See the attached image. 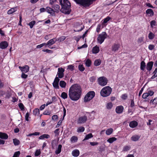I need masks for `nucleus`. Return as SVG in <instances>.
<instances>
[{
    "label": "nucleus",
    "instance_id": "obj_19",
    "mask_svg": "<svg viewBox=\"0 0 157 157\" xmlns=\"http://www.w3.org/2000/svg\"><path fill=\"white\" fill-rule=\"evenodd\" d=\"M146 13L148 16H152L154 15V12L153 10L151 9H147L146 11Z\"/></svg>",
    "mask_w": 157,
    "mask_h": 157
},
{
    "label": "nucleus",
    "instance_id": "obj_42",
    "mask_svg": "<svg viewBox=\"0 0 157 157\" xmlns=\"http://www.w3.org/2000/svg\"><path fill=\"white\" fill-rule=\"evenodd\" d=\"M101 63V61L100 59L96 60L94 63V65L97 66H99Z\"/></svg>",
    "mask_w": 157,
    "mask_h": 157
},
{
    "label": "nucleus",
    "instance_id": "obj_12",
    "mask_svg": "<svg viewBox=\"0 0 157 157\" xmlns=\"http://www.w3.org/2000/svg\"><path fill=\"white\" fill-rule=\"evenodd\" d=\"M8 46V44L6 41H3L0 43V48L3 49L6 48Z\"/></svg>",
    "mask_w": 157,
    "mask_h": 157
},
{
    "label": "nucleus",
    "instance_id": "obj_38",
    "mask_svg": "<svg viewBox=\"0 0 157 157\" xmlns=\"http://www.w3.org/2000/svg\"><path fill=\"white\" fill-rule=\"evenodd\" d=\"M117 138L115 137H112L109 138L107 141L110 143H112L114 141L117 140Z\"/></svg>",
    "mask_w": 157,
    "mask_h": 157
},
{
    "label": "nucleus",
    "instance_id": "obj_2",
    "mask_svg": "<svg viewBox=\"0 0 157 157\" xmlns=\"http://www.w3.org/2000/svg\"><path fill=\"white\" fill-rule=\"evenodd\" d=\"M62 8L60 11L66 14H69L71 12L70 10L71 3L68 0H59Z\"/></svg>",
    "mask_w": 157,
    "mask_h": 157
},
{
    "label": "nucleus",
    "instance_id": "obj_39",
    "mask_svg": "<svg viewBox=\"0 0 157 157\" xmlns=\"http://www.w3.org/2000/svg\"><path fill=\"white\" fill-rule=\"evenodd\" d=\"M63 99H65L67 98L68 95L66 93L63 92L61 93V96Z\"/></svg>",
    "mask_w": 157,
    "mask_h": 157
},
{
    "label": "nucleus",
    "instance_id": "obj_21",
    "mask_svg": "<svg viewBox=\"0 0 157 157\" xmlns=\"http://www.w3.org/2000/svg\"><path fill=\"white\" fill-rule=\"evenodd\" d=\"M56 41V40L55 39V38H53L49 40L47 43L48 47H49L51 45L54 44Z\"/></svg>",
    "mask_w": 157,
    "mask_h": 157
},
{
    "label": "nucleus",
    "instance_id": "obj_55",
    "mask_svg": "<svg viewBox=\"0 0 157 157\" xmlns=\"http://www.w3.org/2000/svg\"><path fill=\"white\" fill-rule=\"evenodd\" d=\"M101 25L100 24H98L97 26L96 29V31L97 33H99L100 31V30L101 28Z\"/></svg>",
    "mask_w": 157,
    "mask_h": 157
},
{
    "label": "nucleus",
    "instance_id": "obj_26",
    "mask_svg": "<svg viewBox=\"0 0 157 157\" xmlns=\"http://www.w3.org/2000/svg\"><path fill=\"white\" fill-rule=\"evenodd\" d=\"M79 155V151L78 149L74 150L72 152V155L74 157H77Z\"/></svg>",
    "mask_w": 157,
    "mask_h": 157
},
{
    "label": "nucleus",
    "instance_id": "obj_5",
    "mask_svg": "<svg viewBox=\"0 0 157 157\" xmlns=\"http://www.w3.org/2000/svg\"><path fill=\"white\" fill-rule=\"evenodd\" d=\"M95 95V93L94 91H91L88 92L85 96L84 100L85 102L90 101L93 98Z\"/></svg>",
    "mask_w": 157,
    "mask_h": 157
},
{
    "label": "nucleus",
    "instance_id": "obj_46",
    "mask_svg": "<svg viewBox=\"0 0 157 157\" xmlns=\"http://www.w3.org/2000/svg\"><path fill=\"white\" fill-rule=\"evenodd\" d=\"M78 67L79 70L81 71H83L85 69V68L82 65H78Z\"/></svg>",
    "mask_w": 157,
    "mask_h": 157
},
{
    "label": "nucleus",
    "instance_id": "obj_29",
    "mask_svg": "<svg viewBox=\"0 0 157 157\" xmlns=\"http://www.w3.org/2000/svg\"><path fill=\"white\" fill-rule=\"evenodd\" d=\"M17 10V9L16 7L12 8L8 10L7 14H10L13 13L15 12Z\"/></svg>",
    "mask_w": 157,
    "mask_h": 157
},
{
    "label": "nucleus",
    "instance_id": "obj_22",
    "mask_svg": "<svg viewBox=\"0 0 157 157\" xmlns=\"http://www.w3.org/2000/svg\"><path fill=\"white\" fill-rule=\"evenodd\" d=\"M52 8L54 9L55 13L56 12L58 13L59 12V10H60L59 6L58 5H55L52 6Z\"/></svg>",
    "mask_w": 157,
    "mask_h": 157
},
{
    "label": "nucleus",
    "instance_id": "obj_35",
    "mask_svg": "<svg viewBox=\"0 0 157 157\" xmlns=\"http://www.w3.org/2000/svg\"><path fill=\"white\" fill-rule=\"evenodd\" d=\"M92 62L89 59H87L85 62V64L87 67H90L91 64Z\"/></svg>",
    "mask_w": 157,
    "mask_h": 157
},
{
    "label": "nucleus",
    "instance_id": "obj_20",
    "mask_svg": "<svg viewBox=\"0 0 157 157\" xmlns=\"http://www.w3.org/2000/svg\"><path fill=\"white\" fill-rule=\"evenodd\" d=\"M111 19V18L109 16L107 17L103 20V21L102 22L101 25L103 26L102 28L104 26H105L106 24H105L109 20Z\"/></svg>",
    "mask_w": 157,
    "mask_h": 157
},
{
    "label": "nucleus",
    "instance_id": "obj_50",
    "mask_svg": "<svg viewBox=\"0 0 157 157\" xmlns=\"http://www.w3.org/2000/svg\"><path fill=\"white\" fill-rule=\"evenodd\" d=\"M67 69L72 71L74 70V67L72 65H70L68 66Z\"/></svg>",
    "mask_w": 157,
    "mask_h": 157
},
{
    "label": "nucleus",
    "instance_id": "obj_56",
    "mask_svg": "<svg viewBox=\"0 0 157 157\" xmlns=\"http://www.w3.org/2000/svg\"><path fill=\"white\" fill-rule=\"evenodd\" d=\"M121 98L123 100L126 99L128 98V96L126 94H123L121 96Z\"/></svg>",
    "mask_w": 157,
    "mask_h": 157
},
{
    "label": "nucleus",
    "instance_id": "obj_8",
    "mask_svg": "<svg viewBox=\"0 0 157 157\" xmlns=\"http://www.w3.org/2000/svg\"><path fill=\"white\" fill-rule=\"evenodd\" d=\"M87 120V117L86 116L84 115L79 117L77 120L78 124H82L85 123Z\"/></svg>",
    "mask_w": 157,
    "mask_h": 157
},
{
    "label": "nucleus",
    "instance_id": "obj_18",
    "mask_svg": "<svg viewBox=\"0 0 157 157\" xmlns=\"http://www.w3.org/2000/svg\"><path fill=\"white\" fill-rule=\"evenodd\" d=\"M8 138V136L6 133L0 132V138L2 139L6 140Z\"/></svg>",
    "mask_w": 157,
    "mask_h": 157
},
{
    "label": "nucleus",
    "instance_id": "obj_7",
    "mask_svg": "<svg viewBox=\"0 0 157 157\" xmlns=\"http://www.w3.org/2000/svg\"><path fill=\"white\" fill-rule=\"evenodd\" d=\"M108 81L107 78L104 76L100 77L98 79V84L102 86L106 85Z\"/></svg>",
    "mask_w": 157,
    "mask_h": 157
},
{
    "label": "nucleus",
    "instance_id": "obj_54",
    "mask_svg": "<svg viewBox=\"0 0 157 157\" xmlns=\"http://www.w3.org/2000/svg\"><path fill=\"white\" fill-rule=\"evenodd\" d=\"M156 21L154 20H153L151 21L150 22V25L151 26L152 28L154 26H155L156 25Z\"/></svg>",
    "mask_w": 157,
    "mask_h": 157
},
{
    "label": "nucleus",
    "instance_id": "obj_24",
    "mask_svg": "<svg viewBox=\"0 0 157 157\" xmlns=\"http://www.w3.org/2000/svg\"><path fill=\"white\" fill-rule=\"evenodd\" d=\"M140 136L136 135H134L131 137V140L133 141H136L140 138Z\"/></svg>",
    "mask_w": 157,
    "mask_h": 157
},
{
    "label": "nucleus",
    "instance_id": "obj_49",
    "mask_svg": "<svg viewBox=\"0 0 157 157\" xmlns=\"http://www.w3.org/2000/svg\"><path fill=\"white\" fill-rule=\"evenodd\" d=\"M130 147L128 146H124L123 148V151H128L130 149Z\"/></svg>",
    "mask_w": 157,
    "mask_h": 157
},
{
    "label": "nucleus",
    "instance_id": "obj_47",
    "mask_svg": "<svg viewBox=\"0 0 157 157\" xmlns=\"http://www.w3.org/2000/svg\"><path fill=\"white\" fill-rule=\"evenodd\" d=\"M149 97L148 94H147V92L144 93L143 94L142 96V97L144 99H148V98H147Z\"/></svg>",
    "mask_w": 157,
    "mask_h": 157
},
{
    "label": "nucleus",
    "instance_id": "obj_28",
    "mask_svg": "<svg viewBox=\"0 0 157 157\" xmlns=\"http://www.w3.org/2000/svg\"><path fill=\"white\" fill-rule=\"evenodd\" d=\"M146 63L144 61H142L140 63V69L143 71H144L146 68Z\"/></svg>",
    "mask_w": 157,
    "mask_h": 157
},
{
    "label": "nucleus",
    "instance_id": "obj_34",
    "mask_svg": "<svg viewBox=\"0 0 157 157\" xmlns=\"http://www.w3.org/2000/svg\"><path fill=\"white\" fill-rule=\"evenodd\" d=\"M78 138L77 136H73L71 138V141L72 142H76L77 141Z\"/></svg>",
    "mask_w": 157,
    "mask_h": 157
},
{
    "label": "nucleus",
    "instance_id": "obj_25",
    "mask_svg": "<svg viewBox=\"0 0 157 157\" xmlns=\"http://www.w3.org/2000/svg\"><path fill=\"white\" fill-rule=\"evenodd\" d=\"M92 52L93 53L96 54L99 51V47L97 46L94 47L92 49Z\"/></svg>",
    "mask_w": 157,
    "mask_h": 157
},
{
    "label": "nucleus",
    "instance_id": "obj_9",
    "mask_svg": "<svg viewBox=\"0 0 157 157\" xmlns=\"http://www.w3.org/2000/svg\"><path fill=\"white\" fill-rule=\"evenodd\" d=\"M64 69L62 67L58 68L57 75L58 76V78H62L64 77Z\"/></svg>",
    "mask_w": 157,
    "mask_h": 157
},
{
    "label": "nucleus",
    "instance_id": "obj_41",
    "mask_svg": "<svg viewBox=\"0 0 157 157\" xmlns=\"http://www.w3.org/2000/svg\"><path fill=\"white\" fill-rule=\"evenodd\" d=\"M85 128L84 127H79L77 130V132H83L85 130Z\"/></svg>",
    "mask_w": 157,
    "mask_h": 157
},
{
    "label": "nucleus",
    "instance_id": "obj_43",
    "mask_svg": "<svg viewBox=\"0 0 157 157\" xmlns=\"http://www.w3.org/2000/svg\"><path fill=\"white\" fill-rule=\"evenodd\" d=\"M36 21H33L30 22L29 25V26L30 28L31 29H32Z\"/></svg>",
    "mask_w": 157,
    "mask_h": 157
},
{
    "label": "nucleus",
    "instance_id": "obj_30",
    "mask_svg": "<svg viewBox=\"0 0 157 157\" xmlns=\"http://www.w3.org/2000/svg\"><path fill=\"white\" fill-rule=\"evenodd\" d=\"M59 84L60 86L62 88H65L67 85L66 83L64 81H60Z\"/></svg>",
    "mask_w": 157,
    "mask_h": 157
},
{
    "label": "nucleus",
    "instance_id": "obj_10",
    "mask_svg": "<svg viewBox=\"0 0 157 157\" xmlns=\"http://www.w3.org/2000/svg\"><path fill=\"white\" fill-rule=\"evenodd\" d=\"M59 78L57 77H56L52 84L53 86L56 89H58L59 88Z\"/></svg>",
    "mask_w": 157,
    "mask_h": 157
},
{
    "label": "nucleus",
    "instance_id": "obj_11",
    "mask_svg": "<svg viewBox=\"0 0 157 157\" xmlns=\"http://www.w3.org/2000/svg\"><path fill=\"white\" fill-rule=\"evenodd\" d=\"M154 63L153 61H150L147 64L146 68L147 71H150L152 69Z\"/></svg>",
    "mask_w": 157,
    "mask_h": 157
},
{
    "label": "nucleus",
    "instance_id": "obj_16",
    "mask_svg": "<svg viewBox=\"0 0 157 157\" xmlns=\"http://www.w3.org/2000/svg\"><path fill=\"white\" fill-rule=\"evenodd\" d=\"M46 10L48 13H50L52 16L55 15V11L54 9L49 7H47L46 8Z\"/></svg>",
    "mask_w": 157,
    "mask_h": 157
},
{
    "label": "nucleus",
    "instance_id": "obj_27",
    "mask_svg": "<svg viewBox=\"0 0 157 157\" xmlns=\"http://www.w3.org/2000/svg\"><path fill=\"white\" fill-rule=\"evenodd\" d=\"M50 137L49 135L47 134H44L39 137L40 140H43L44 139H48Z\"/></svg>",
    "mask_w": 157,
    "mask_h": 157
},
{
    "label": "nucleus",
    "instance_id": "obj_51",
    "mask_svg": "<svg viewBox=\"0 0 157 157\" xmlns=\"http://www.w3.org/2000/svg\"><path fill=\"white\" fill-rule=\"evenodd\" d=\"M43 52H46L48 53H53V51L48 49H43L42 50Z\"/></svg>",
    "mask_w": 157,
    "mask_h": 157
},
{
    "label": "nucleus",
    "instance_id": "obj_4",
    "mask_svg": "<svg viewBox=\"0 0 157 157\" xmlns=\"http://www.w3.org/2000/svg\"><path fill=\"white\" fill-rule=\"evenodd\" d=\"M78 4H80L85 7L89 6L91 2L96 0H74Z\"/></svg>",
    "mask_w": 157,
    "mask_h": 157
},
{
    "label": "nucleus",
    "instance_id": "obj_59",
    "mask_svg": "<svg viewBox=\"0 0 157 157\" xmlns=\"http://www.w3.org/2000/svg\"><path fill=\"white\" fill-rule=\"evenodd\" d=\"M155 46L153 44H150L148 46V48L150 50H152L154 48Z\"/></svg>",
    "mask_w": 157,
    "mask_h": 157
},
{
    "label": "nucleus",
    "instance_id": "obj_33",
    "mask_svg": "<svg viewBox=\"0 0 157 157\" xmlns=\"http://www.w3.org/2000/svg\"><path fill=\"white\" fill-rule=\"evenodd\" d=\"M13 142L15 146L18 145L20 144V142L19 140L16 138L13 139Z\"/></svg>",
    "mask_w": 157,
    "mask_h": 157
},
{
    "label": "nucleus",
    "instance_id": "obj_45",
    "mask_svg": "<svg viewBox=\"0 0 157 157\" xmlns=\"http://www.w3.org/2000/svg\"><path fill=\"white\" fill-rule=\"evenodd\" d=\"M20 154V151H17L15 152L13 156V157H19V156Z\"/></svg>",
    "mask_w": 157,
    "mask_h": 157
},
{
    "label": "nucleus",
    "instance_id": "obj_6",
    "mask_svg": "<svg viewBox=\"0 0 157 157\" xmlns=\"http://www.w3.org/2000/svg\"><path fill=\"white\" fill-rule=\"evenodd\" d=\"M107 36V33L105 32H102L101 34H99L97 38L98 42L101 44L104 41L105 39L106 38Z\"/></svg>",
    "mask_w": 157,
    "mask_h": 157
},
{
    "label": "nucleus",
    "instance_id": "obj_15",
    "mask_svg": "<svg viewBox=\"0 0 157 157\" xmlns=\"http://www.w3.org/2000/svg\"><path fill=\"white\" fill-rule=\"evenodd\" d=\"M120 48V44H114L111 47V50L112 51L116 52Z\"/></svg>",
    "mask_w": 157,
    "mask_h": 157
},
{
    "label": "nucleus",
    "instance_id": "obj_64",
    "mask_svg": "<svg viewBox=\"0 0 157 157\" xmlns=\"http://www.w3.org/2000/svg\"><path fill=\"white\" fill-rule=\"evenodd\" d=\"M59 128H57L56 129L54 132V133L56 134V136H57L59 135Z\"/></svg>",
    "mask_w": 157,
    "mask_h": 157
},
{
    "label": "nucleus",
    "instance_id": "obj_40",
    "mask_svg": "<svg viewBox=\"0 0 157 157\" xmlns=\"http://www.w3.org/2000/svg\"><path fill=\"white\" fill-rule=\"evenodd\" d=\"M113 130L112 128H110L107 129L106 131V134L107 135H110L113 132Z\"/></svg>",
    "mask_w": 157,
    "mask_h": 157
},
{
    "label": "nucleus",
    "instance_id": "obj_52",
    "mask_svg": "<svg viewBox=\"0 0 157 157\" xmlns=\"http://www.w3.org/2000/svg\"><path fill=\"white\" fill-rule=\"evenodd\" d=\"M41 153L40 150H36L35 153V155L36 156H38Z\"/></svg>",
    "mask_w": 157,
    "mask_h": 157
},
{
    "label": "nucleus",
    "instance_id": "obj_61",
    "mask_svg": "<svg viewBox=\"0 0 157 157\" xmlns=\"http://www.w3.org/2000/svg\"><path fill=\"white\" fill-rule=\"evenodd\" d=\"M29 114L28 112H27L25 115V119L26 121H29Z\"/></svg>",
    "mask_w": 157,
    "mask_h": 157
},
{
    "label": "nucleus",
    "instance_id": "obj_53",
    "mask_svg": "<svg viewBox=\"0 0 157 157\" xmlns=\"http://www.w3.org/2000/svg\"><path fill=\"white\" fill-rule=\"evenodd\" d=\"M147 94H148V95L149 96H152L154 94V92L152 90H149L147 92Z\"/></svg>",
    "mask_w": 157,
    "mask_h": 157
},
{
    "label": "nucleus",
    "instance_id": "obj_14",
    "mask_svg": "<svg viewBox=\"0 0 157 157\" xmlns=\"http://www.w3.org/2000/svg\"><path fill=\"white\" fill-rule=\"evenodd\" d=\"M19 68L23 73H27L29 70V67L28 65H25L23 67L19 66Z\"/></svg>",
    "mask_w": 157,
    "mask_h": 157
},
{
    "label": "nucleus",
    "instance_id": "obj_23",
    "mask_svg": "<svg viewBox=\"0 0 157 157\" xmlns=\"http://www.w3.org/2000/svg\"><path fill=\"white\" fill-rule=\"evenodd\" d=\"M62 147V145L61 144H59L57 148L56 149L55 151L56 155H58L59 154L61 151Z\"/></svg>",
    "mask_w": 157,
    "mask_h": 157
},
{
    "label": "nucleus",
    "instance_id": "obj_32",
    "mask_svg": "<svg viewBox=\"0 0 157 157\" xmlns=\"http://www.w3.org/2000/svg\"><path fill=\"white\" fill-rule=\"evenodd\" d=\"M33 113L35 116H38L40 114L39 109L38 108H36L33 110Z\"/></svg>",
    "mask_w": 157,
    "mask_h": 157
},
{
    "label": "nucleus",
    "instance_id": "obj_36",
    "mask_svg": "<svg viewBox=\"0 0 157 157\" xmlns=\"http://www.w3.org/2000/svg\"><path fill=\"white\" fill-rule=\"evenodd\" d=\"M44 115H47L51 116L52 114V112L49 110H45L43 113Z\"/></svg>",
    "mask_w": 157,
    "mask_h": 157
},
{
    "label": "nucleus",
    "instance_id": "obj_3",
    "mask_svg": "<svg viewBox=\"0 0 157 157\" xmlns=\"http://www.w3.org/2000/svg\"><path fill=\"white\" fill-rule=\"evenodd\" d=\"M112 90V89L110 86H105L103 88L101 91V95L103 97L108 96L111 94Z\"/></svg>",
    "mask_w": 157,
    "mask_h": 157
},
{
    "label": "nucleus",
    "instance_id": "obj_13",
    "mask_svg": "<svg viewBox=\"0 0 157 157\" xmlns=\"http://www.w3.org/2000/svg\"><path fill=\"white\" fill-rule=\"evenodd\" d=\"M124 108L123 106L120 105L116 107L115 109L116 112L117 113L121 114L123 112Z\"/></svg>",
    "mask_w": 157,
    "mask_h": 157
},
{
    "label": "nucleus",
    "instance_id": "obj_62",
    "mask_svg": "<svg viewBox=\"0 0 157 157\" xmlns=\"http://www.w3.org/2000/svg\"><path fill=\"white\" fill-rule=\"evenodd\" d=\"M28 77V75L25 74L24 73H22L21 75V77L23 78H26Z\"/></svg>",
    "mask_w": 157,
    "mask_h": 157
},
{
    "label": "nucleus",
    "instance_id": "obj_48",
    "mask_svg": "<svg viewBox=\"0 0 157 157\" xmlns=\"http://www.w3.org/2000/svg\"><path fill=\"white\" fill-rule=\"evenodd\" d=\"M18 106L21 110H24V106L22 103H20L18 104Z\"/></svg>",
    "mask_w": 157,
    "mask_h": 157
},
{
    "label": "nucleus",
    "instance_id": "obj_60",
    "mask_svg": "<svg viewBox=\"0 0 157 157\" xmlns=\"http://www.w3.org/2000/svg\"><path fill=\"white\" fill-rule=\"evenodd\" d=\"M19 21L18 23V25H21V22L22 20V17L21 15H19Z\"/></svg>",
    "mask_w": 157,
    "mask_h": 157
},
{
    "label": "nucleus",
    "instance_id": "obj_57",
    "mask_svg": "<svg viewBox=\"0 0 157 157\" xmlns=\"http://www.w3.org/2000/svg\"><path fill=\"white\" fill-rule=\"evenodd\" d=\"M58 119V116L57 115H54L52 117V119L53 120L55 121Z\"/></svg>",
    "mask_w": 157,
    "mask_h": 157
},
{
    "label": "nucleus",
    "instance_id": "obj_44",
    "mask_svg": "<svg viewBox=\"0 0 157 157\" xmlns=\"http://www.w3.org/2000/svg\"><path fill=\"white\" fill-rule=\"evenodd\" d=\"M113 107V104L112 102H110L107 103L106 105V108L107 109H111Z\"/></svg>",
    "mask_w": 157,
    "mask_h": 157
},
{
    "label": "nucleus",
    "instance_id": "obj_1",
    "mask_svg": "<svg viewBox=\"0 0 157 157\" xmlns=\"http://www.w3.org/2000/svg\"><path fill=\"white\" fill-rule=\"evenodd\" d=\"M82 94V88L78 84L72 85L69 90V96L70 98L72 101L78 100L81 97Z\"/></svg>",
    "mask_w": 157,
    "mask_h": 157
},
{
    "label": "nucleus",
    "instance_id": "obj_58",
    "mask_svg": "<svg viewBox=\"0 0 157 157\" xmlns=\"http://www.w3.org/2000/svg\"><path fill=\"white\" fill-rule=\"evenodd\" d=\"M152 103L153 104L155 105L157 104V97L154 98L153 100Z\"/></svg>",
    "mask_w": 157,
    "mask_h": 157
},
{
    "label": "nucleus",
    "instance_id": "obj_63",
    "mask_svg": "<svg viewBox=\"0 0 157 157\" xmlns=\"http://www.w3.org/2000/svg\"><path fill=\"white\" fill-rule=\"evenodd\" d=\"M5 92L2 90H0V97L3 96L5 94Z\"/></svg>",
    "mask_w": 157,
    "mask_h": 157
},
{
    "label": "nucleus",
    "instance_id": "obj_37",
    "mask_svg": "<svg viewBox=\"0 0 157 157\" xmlns=\"http://www.w3.org/2000/svg\"><path fill=\"white\" fill-rule=\"evenodd\" d=\"M155 36V35L151 32H150L148 35V37L150 40L153 39Z\"/></svg>",
    "mask_w": 157,
    "mask_h": 157
},
{
    "label": "nucleus",
    "instance_id": "obj_31",
    "mask_svg": "<svg viewBox=\"0 0 157 157\" xmlns=\"http://www.w3.org/2000/svg\"><path fill=\"white\" fill-rule=\"evenodd\" d=\"M93 136L92 134L91 133H90L86 136L85 138L83 141H84L88 140L89 139L93 137Z\"/></svg>",
    "mask_w": 157,
    "mask_h": 157
},
{
    "label": "nucleus",
    "instance_id": "obj_17",
    "mask_svg": "<svg viewBox=\"0 0 157 157\" xmlns=\"http://www.w3.org/2000/svg\"><path fill=\"white\" fill-rule=\"evenodd\" d=\"M138 122L135 121H133L129 123V126L131 128H134L137 126Z\"/></svg>",
    "mask_w": 157,
    "mask_h": 157
}]
</instances>
